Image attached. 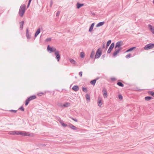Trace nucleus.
<instances>
[{
  "mask_svg": "<svg viewBox=\"0 0 154 154\" xmlns=\"http://www.w3.org/2000/svg\"><path fill=\"white\" fill-rule=\"evenodd\" d=\"M10 134L12 135H21L22 136H29L30 135L28 132L21 131H11L10 132Z\"/></svg>",
  "mask_w": 154,
  "mask_h": 154,
  "instance_id": "nucleus-1",
  "label": "nucleus"
},
{
  "mask_svg": "<svg viewBox=\"0 0 154 154\" xmlns=\"http://www.w3.org/2000/svg\"><path fill=\"white\" fill-rule=\"evenodd\" d=\"M25 8L26 5L24 4L21 5L20 7L18 14L21 17L23 16L25 12Z\"/></svg>",
  "mask_w": 154,
  "mask_h": 154,
  "instance_id": "nucleus-2",
  "label": "nucleus"
},
{
  "mask_svg": "<svg viewBox=\"0 0 154 154\" xmlns=\"http://www.w3.org/2000/svg\"><path fill=\"white\" fill-rule=\"evenodd\" d=\"M47 51L49 53L56 52L57 50H56V48L53 47H51L49 45H48L47 46Z\"/></svg>",
  "mask_w": 154,
  "mask_h": 154,
  "instance_id": "nucleus-3",
  "label": "nucleus"
},
{
  "mask_svg": "<svg viewBox=\"0 0 154 154\" xmlns=\"http://www.w3.org/2000/svg\"><path fill=\"white\" fill-rule=\"evenodd\" d=\"M102 54V50L100 48H99L97 50L95 55V58H99Z\"/></svg>",
  "mask_w": 154,
  "mask_h": 154,
  "instance_id": "nucleus-4",
  "label": "nucleus"
},
{
  "mask_svg": "<svg viewBox=\"0 0 154 154\" xmlns=\"http://www.w3.org/2000/svg\"><path fill=\"white\" fill-rule=\"evenodd\" d=\"M154 47V44L149 43L146 45L144 47L145 50H148L152 49Z\"/></svg>",
  "mask_w": 154,
  "mask_h": 154,
  "instance_id": "nucleus-5",
  "label": "nucleus"
},
{
  "mask_svg": "<svg viewBox=\"0 0 154 154\" xmlns=\"http://www.w3.org/2000/svg\"><path fill=\"white\" fill-rule=\"evenodd\" d=\"M60 52L58 51H57L54 53L56 55L55 58L57 59V61H59L60 58V55L59 54Z\"/></svg>",
  "mask_w": 154,
  "mask_h": 154,
  "instance_id": "nucleus-6",
  "label": "nucleus"
},
{
  "mask_svg": "<svg viewBox=\"0 0 154 154\" xmlns=\"http://www.w3.org/2000/svg\"><path fill=\"white\" fill-rule=\"evenodd\" d=\"M115 45V44L114 42L112 43L111 45H110L108 50L107 51V53H110L112 51V50L114 48Z\"/></svg>",
  "mask_w": 154,
  "mask_h": 154,
  "instance_id": "nucleus-7",
  "label": "nucleus"
},
{
  "mask_svg": "<svg viewBox=\"0 0 154 154\" xmlns=\"http://www.w3.org/2000/svg\"><path fill=\"white\" fill-rule=\"evenodd\" d=\"M123 42L122 41H119L117 42L116 45V46L115 47V49H116L117 48H120V46L122 45Z\"/></svg>",
  "mask_w": 154,
  "mask_h": 154,
  "instance_id": "nucleus-8",
  "label": "nucleus"
},
{
  "mask_svg": "<svg viewBox=\"0 0 154 154\" xmlns=\"http://www.w3.org/2000/svg\"><path fill=\"white\" fill-rule=\"evenodd\" d=\"M116 49L115 51L113 53V56L115 57L117 55V54L119 53V51L122 49V48H118L117 49Z\"/></svg>",
  "mask_w": 154,
  "mask_h": 154,
  "instance_id": "nucleus-9",
  "label": "nucleus"
},
{
  "mask_svg": "<svg viewBox=\"0 0 154 154\" xmlns=\"http://www.w3.org/2000/svg\"><path fill=\"white\" fill-rule=\"evenodd\" d=\"M102 92H103V95L104 97L106 98L108 96L106 90L105 88H103Z\"/></svg>",
  "mask_w": 154,
  "mask_h": 154,
  "instance_id": "nucleus-10",
  "label": "nucleus"
},
{
  "mask_svg": "<svg viewBox=\"0 0 154 154\" xmlns=\"http://www.w3.org/2000/svg\"><path fill=\"white\" fill-rule=\"evenodd\" d=\"M68 126L69 128L73 130H77V127H76L75 126H74V125L71 124H69L68 125Z\"/></svg>",
  "mask_w": 154,
  "mask_h": 154,
  "instance_id": "nucleus-11",
  "label": "nucleus"
},
{
  "mask_svg": "<svg viewBox=\"0 0 154 154\" xmlns=\"http://www.w3.org/2000/svg\"><path fill=\"white\" fill-rule=\"evenodd\" d=\"M26 37L28 39H29L31 38L30 35L29 33V30L28 28H27L26 29Z\"/></svg>",
  "mask_w": 154,
  "mask_h": 154,
  "instance_id": "nucleus-12",
  "label": "nucleus"
},
{
  "mask_svg": "<svg viewBox=\"0 0 154 154\" xmlns=\"http://www.w3.org/2000/svg\"><path fill=\"white\" fill-rule=\"evenodd\" d=\"M148 27L151 32L154 34V27L150 24L148 25Z\"/></svg>",
  "mask_w": 154,
  "mask_h": 154,
  "instance_id": "nucleus-13",
  "label": "nucleus"
},
{
  "mask_svg": "<svg viewBox=\"0 0 154 154\" xmlns=\"http://www.w3.org/2000/svg\"><path fill=\"white\" fill-rule=\"evenodd\" d=\"M72 89L75 91H77L79 90V88L78 85H74L72 88Z\"/></svg>",
  "mask_w": 154,
  "mask_h": 154,
  "instance_id": "nucleus-14",
  "label": "nucleus"
},
{
  "mask_svg": "<svg viewBox=\"0 0 154 154\" xmlns=\"http://www.w3.org/2000/svg\"><path fill=\"white\" fill-rule=\"evenodd\" d=\"M59 122L63 127H65L66 126H68V125L65 124L63 120H60L59 121Z\"/></svg>",
  "mask_w": 154,
  "mask_h": 154,
  "instance_id": "nucleus-15",
  "label": "nucleus"
},
{
  "mask_svg": "<svg viewBox=\"0 0 154 154\" xmlns=\"http://www.w3.org/2000/svg\"><path fill=\"white\" fill-rule=\"evenodd\" d=\"M41 31V29L40 28H38L36 32H35V37H36L40 33Z\"/></svg>",
  "mask_w": 154,
  "mask_h": 154,
  "instance_id": "nucleus-16",
  "label": "nucleus"
},
{
  "mask_svg": "<svg viewBox=\"0 0 154 154\" xmlns=\"http://www.w3.org/2000/svg\"><path fill=\"white\" fill-rule=\"evenodd\" d=\"M84 5V4H83L80 3L79 2H78L76 4L77 8L78 9H79Z\"/></svg>",
  "mask_w": 154,
  "mask_h": 154,
  "instance_id": "nucleus-17",
  "label": "nucleus"
},
{
  "mask_svg": "<svg viewBox=\"0 0 154 154\" xmlns=\"http://www.w3.org/2000/svg\"><path fill=\"white\" fill-rule=\"evenodd\" d=\"M36 97L35 95H34L29 97L28 98L29 100L30 101L36 98Z\"/></svg>",
  "mask_w": 154,
  "mask_h": 154,
  "instance_id": "nucleus-18",
  "label": "nucleus"
},
{
  "mask_svg": "<svg viewBox=\"0 0 154 154\" xmlns=\"http://www.w3.org/2000/svg\"><path fill=\"white\" fill-rule=\"evenodd\" d=\"M105 23L104 21L99 23L96 26V27H98L103 25Z\"/></svg>",
  "mask_w": 154,
  "mask_h": 154,
  "instance_id": "nucleus-19",
  "label": "nucleus"
},
{
  "mask_svg": "<svg viewBox=\"0 0 154 154\" xmlns=\"http://www.w3.org/2000/svg\"><path fill=\"white\" fill-rule=\"evenodd\" d=\"M94 23H92L91 25L89 28V32H91L92 31V30L94 26Z\"/></svg>",
  "mask_w": 154,
  "mask_h": 154,
  "instance_id": "nucleus-20",
  "label": "nucleus"
},
{
  "mask_svg": "<svg viewBox=\"0 0 154 154\" xmlns=\"http://www.w3.org/2000/svg\"><path fill=\"white\" fill-rule=\"evenodd\" d=\"M24 21H23L20 22V29L22 30L23 28V26L24 24Z\"/></svg>",
  "mask_w": 154,
  "mask_h": 154,
  "instance_id": "nucleus-21",
  "label": "nucleus"
},
{
  "mask_svg": "<svg viewBox=\"0 0 154 154\" xmlns=\"http://www.w3.org/2000/svg\"><path fill=\"white\" fill-rule=\"evenodd\" d=\"M152 99V97L150 96H147L145 97V100L147 101H149Z\"/></svg>",
  "mask_w": 154,
  "mask_h": 154,
  "instance_id": "nucleus-22",
  "label": "nucleus"
},
{
  "mask_svg": "<svg viewBox=\"0 0 154 154\" xmlns=\"http://www.w3.org/2000/svg\"><path fill=\"white\" fill-rule=\"evenodd\" d=\"M97 79H94L93 80H91L90 82L91 84V85H94L96 83V82Z\"/></svg>",
  "mask_w": 154,
  "mask_h": 154,
  "instance_id": "nucleus-23",
  "label": "nucleus"
},
{
  "mask_svg": "<svg viewBox=\"0 0 154 154\" xmlns=\"http://www.w3.org/2000/svg\"><path fill=\"white\" fill-rule=\"evenodd\" d=\"M136 48V47H134L131 48L129 49H128L126 51V52H128L131 51H132L134 49H135Z\"/></svg>",
  "mask_w": 154,
  "mask_h": 154,
  "instance_id": "nucleus-24",
  "label": "nucleus"
},
{
  "mask_svg": "<svg viewBox=\"0 0 154 154\" xmlns=\"http://www.w3.org/2000/svg\"><path fill=\"white\" fill-rule=\"evenodd\" d=\"M69 60L71 63L73 64H76V62L75 60H74L73 59H70Z\"/></svg>",
  "mask_w": 154,
  "mask_h": 154,
  "instance_id": "nucleus-25",
  "label": "nucleus"
},
{
  "mask_svg": "<svg viewBox=\"0 0 154 154\" xmlns=\"http://www.w3.org/2000/svg\"><path fill=\"white\" fill-rule=\"evenodd\" d=\"M94 54H95V52H94V51L93 50L92 51L91 53V55H90V57L91 58H93L94 57Z\"/></svg>",
  "mask_w": 154,
  "mask_h": 154,
  "instance_id": "nucleus-26",
  "label": "nucleus"
},
{
  "mask_svg": "<svg viewBox=\"0 0 154 154\" xmlns=\"http://www.w3.org/2000/svg\"><path fill=\"white\" fill-rule=\"evenodd\" d=\"M70 103H66L65 104H63V107H66L69 106Z\"/></svg>",
  "mask_w": 154,
  "mask_h": 154,
  "instance_id": "nucleus-27",
  "label": "nucleus"
},
{
  "mask_svg": "<svg viewBox=\"0 0 154 154\" xmlns=\"http://www.w3.org/2000/svg\"><path fill=\"white\" fill-rule=\"evenodd\" d=\"M98 104L99 106H100L102 104L101 100L100 99H98Z\"/></svg>",
  "mask_w": 154,
  "mask_h": 154,
  "instance_id": "nucleus-28",
  "label": "nucleus"
},
{
  "mask_svg": "<svg viewBox=\"0 0 154 154\" xmlns=\"http://www.w3.org/2000/svg\"><path fill=\"white\" fill-rule=\"evenodd\" d=\"M117 84L120 87H123L124 86V85L121 82H117Z\"/></svg>",
  "mask_w": 154,
  "mask_h": 154,
  "instance_id": "nucleus-29",
  "label": "nucleus"
},
{
  "mask_svg": "<svg viewBox=\"0 0 154 154\" xmlns=\"http://www.w3.org/2000/svg\"><path fill=\"white\" fill-rule=\"evenodd\" d=\"M148 93L151 95L152 96L154 97V92L151 91H149L148 92Z\"/></svg>",
  "mask_w": 154,
  "mask_h": 154,
  "instance_id": "nucleus-30",
  "label": "nucleus"
},
{
  "mask_svg": "<svg viewBox=\"0 0 154 154\" xmlns=\"http://www.w3.org/2000/svg\"><path fill=\"white\" fill-rule=\"evenodd\" d=\"M85 97L87 100H90V97L89 94H87L85 95Z\"/></svg>",
  "mask_w": 154,
  "mask_h": 154,
  "instance_id": "nucleus-31",
  "label": "nucleus"
},
{
  "mask_svg": "<svg viewBox=\"0 0 154 154\" xmlns=\"http://www.w3.org/2000/svg\"><path fill=\"white\" fill-rule=\"evenodd\" d=\"M111 40H109L106 43V48H107L109 45L111 44Z\"/></svg>",
  "mask_w": 154,
  "mask_h": 154,
  "instance_id": "nucleus-32",
  "label": "nucleus"
},
{
  "mask_svg": "<svg viewBox=\"0 0 154 154\" xmlns=\"http://www.w3.org/2000/svg\"><path fill=\"white\" fill-rule=\"evenodd\" d=\"M82 90L83 92H87L88 90H87V88H86L84 87H82Z\"/></svg>",
  "mask_w": 154,
  "mask_h": 154,
  "instance_id": "nucleus-33",
  "label": "nucleus"
},
{
  "mask_svg": "<svg viewBox=\"0 0 154 154\" xmlns=\"http://www.w3.org/2000/svg\"><path fill=\"white\" fill-rule=\"evenodd\" d=\"M30 101L29 100V99L28 98H27L26 100L25 103V106H27L28 105V104H29Z\"/></svg>",
  "mask_w": 154,
  "mask_h": 154,
  "instance_id": "nucleus-34",
  "label": "nucleus"
},
{
  "mask_svg": "<svg viewBox=\"0 0 154 154\" xmlns=\"http://www.w3.org/2000/svg\"><path fill=\"white\" fill-rule=\"evenodd\" d=\"M80 57L82 58H83L85 57V53L84 52H82L80 53Z\"/></svg>",
  "mask_w": 154,
  "mask_h": 154,
  "instance_id": "nucleus-35",
  "label": "nucleus"
},
{
  "mask_svg": "<svg viewBox=\"0 0 154 154\" xmlns=\"http://www.w3.org/2000/svg\"><path fill=\"white\" fill-rule=\"evenodd\" d=\"M19 109L21 110L22 111H24V109L23 106H21Z\"/></svg>",
  "mask_w": 154,
  "mask_h": 154,
  "instance_id": "nucleus-36",
  "label": "nucleus"
},
{
  "mask_svg": "<svg viewBox=\"0 0 154 154\" xmlns=\"http://www.w3.org/2000/svg\"><path fill=\"white\" fill-rule=\"evenodd\" d=\"M131 56V54H129L128 55H126L125 56V57L127 58H129Z\"/></svg>",
  "mask_w": 154,
  "mask_h": 154,
  "instance_id": "nucleus-37",
  "label": "nucleus"
},
{
  "mask_svg": "<svg viewBox=\"0 0 154 154\" xmlns=\"http://www.w3.org/2000/svg\"><path fill=\"white\" fill-rule=\"evenodd\" d=\"M51 40V38H47L45 40L46 42H49Z\"/></svg>",
  "mask_w": 154,
  "mask_h": 154,
  "instance_id": "nucleus-38",
  "label": "nucleus"
},
{
  "mask_svg": "<svg viewBox=\"0 0 154 154\" xmlns=\"http://www.w3.org/2000/svg\"><path fill=\"white\" fill-rule=\"evenodd\" d=\"M120 100L122 99L123 97L122 96L121 94H119L118 96Z\"/></svg>",
  "mask_w": 154,
  "mask_h": 154,
  "instance_id": "nucleus-39",
  "label": "nucleus"
},
{
  "mask_svg": "<svg viewBox=\"0 0 154 154\" xmlns=\"http://www.w3.org/2000/svg\"><path fill=\"white\" fill-rule=\"evenodd\" d=\"M60 11H57V12L56 13V16H57V17L58 16L60 15Z\"/></svg>",
  "mask_w": 154,
  "mask_h": 154,
  "instance_id": "nucleus-40",
  "label": "nucleus"
},
{
  "mask_svg": "<svg viewBox=\"0 0 154 154\" xmlns=\"http://www.w3.org/2000/svg\"><path fill=\"white\" fill-rule=\"evenodd\" d=\"M10 112H14V113H16L17 112V110H11L9 111Z\"/></svg>",
  "mask_w": 154,
  "mask_h": 154,
  "instance_id": "nucleus-41",
  "label": "nucleus"
},
{
  "mask_svg": "<svg viewBox=\"0 0 154 154\" xmlns=\"http://www.w3.org/2000/svg\"><path fill=\"white\" fill-rule=\"evenodd\" d=\"M70 118L75 122H77L78 121L77 119H74L73 118L70 117Z\"/></svg>",
  "mask_w": 154,
  "mask_h": 154,
  "instance_id": "nucleus-42",
  "label": "nucleus"
},
{
  "mask_svg": "<svg viewBox=\"0 0 154 154\" xmlns=\"http://www.w3.org/2000/svg\"><path fill=\"white\" fill-rule=\"evenodd\" d=\"M63 104L62 103H60L58 104V106L62 107H63Z\"/></svg>",
  "mask_w": 154,
  "mask_h": 154,
  "instance_id": "nucleus-43",
  "label": "nucleus"
},
{
  "mask_svg": "<svg viewBox=\"0 0 154 154\" xmlns=\"http://www.w3.org/2000/svg\"><path fill=\"white\" fill-rule=\"evenodd\" d=\"M53 2L52 0L51 1V2H50V7H52V6L53 4Z\"/></svg>",
  "mask_w": 154,
  "mask_h": 154,
  "instance_id": "nucleus-44",
  "label": "nucleus"
},
{
  "mask_svg": "<svg viewBox=\"0 0 154 154\" xmlns=\"http://www.w3.org/2000/svg\"><path fill=\"white\" fill-rule=\"evenodd\" d=\"M82 72H79V75L81 77L82 76Z\"/></svg>",
  "mask_w": 154,
  "mask_h": 154,
  "instance_id": "nucleus-45",
  "label": "nucleus"
},
{
  "mask_svg": "<svg viewBox=\"0 0 154 154\" xmlns=\"http://www.w3.org/2000/svg\"><path fill=\"white\" fill-rule=\"evenodd\" d=\"M111 79V80L112 81H115L116 80V79L115 78H112Z\"/></svg>",
  "mask_w": 154,
  "mask_h": 154,
  "instance_id": "nucleus-46",
  "label": "nucleus"
},
{
  "mask_svg": "<svg viewBox=\"0 0 154 154\" xmlns=\"http://www.w3.org/2000/svg\"><path fill=\"white\" fill-rule=\"evenodd\" d=\"M106 55L105 54H104L102 55V58H103L104 59V58L105 57Z\"/></svg>",
  "mask_w": 154,
  "mask_h": 154,
  "instance_id": "nucleus-47",
  "label": "nucleus"
},
{
  "mask_svg": "<svg viewBox=\"0 0 154 154\" xmlns=\"http://www.w3.org/2000/svg\"><path fill=\"white\" fill-rule=\"evenodd\" d=\"M30 3L28 2V4L27 5V8H29V6L30 5Z\"/></svg>",
  "mask_w": 154,
  "mask_h": 154,
  "instance_id": "nucleus-48",
  "label": "nucleus"
},
{
  "mask_svg": "<svg viewBox=\"0 0 154 154\" xmlns=\"http://www.w3.org/2000/svg\"><path fill=\"white\" fill-rule=\"evenodd\" d=\"M105 44H104L103 45V48H105Z\"/></svg>",
  "mask_w": 154,
  "mask_h": 154,
  "instance_id": "nucleus-49",
  "label": "nucleus"
},
{
  "mask_svg": "<svg viewBox=\"0 0 154 154\" xmlns=\"http://www.w3.org/2000/svg\"><path fill=\"white\" fill-rule=\"evenodd\" d=\"M32 0H29V2H29V3H31V1H32Z\"/></svg>",
  "mask_w": 154,
  "mask_h": 154,
  "instance_id": "nucleus-50",
  "label": "nucleus"
},
{
  "mask_svg": "<svg viewBox=\"0 0 154 154\" xmlns=\"http://www.w3.org/2000/svg\"><path fill=\"white\" fill-rule=\"evenodd\" d=\"M153 4H154V0H153Z\"/></svg>",
  "mask_w": 154,
  "mask_h": 154,
  "instance_id": "nucleus-51",
  "label": "nucleus"
}]
</instances>
